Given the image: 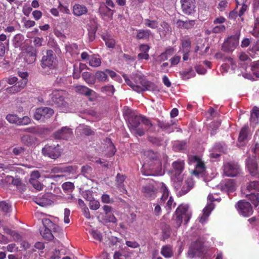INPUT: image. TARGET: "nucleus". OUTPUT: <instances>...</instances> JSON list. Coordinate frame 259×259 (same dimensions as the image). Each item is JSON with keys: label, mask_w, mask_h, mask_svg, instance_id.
I'll use <instances>...</instances> for the list:
<instances>
[{"label": "nucleus", "mask_w": 259, "mask_h": 259, "mask_svg": "<svg viewBox=\"0 0 259 259\" xmlns=\"http://www.w3.org/2000/svg\"><path fill=\"white\" fill-rule=\"evenodd\" d=\"M206 250L203 246V242L199 240H197L191 243L187 252L188 256L190 258L200 257L207 253V255L210 257L211 253H207Z\"/></svg>", "instance_id": "obj_4"}, {"label": "nucleus", "mask_w": 259, "mask_h": 259, "mask_svg": "<svg viewBox=\"0 0 259 259\" xmlns=\"http://www.w3.org/2000/svg\"><path fill=\"white\" fill-rule=\"evenodd\" d=\"M150 34L151 31L149 30L140 29L138 30L136 38L138 39H148Z\"/></svg>", "instance_id": "obj_37"}, {"label": "nucleus", "mask_w": 259, "mask_h": 259, "mask_svg": "<svg viewBox=\"0 0 259 259\" xmlns=\"http://www.w3.org/2000/svg\"><path fill=\"white\" fill-rule=\"evenodd\" d=\"M161 254L165 258H171L174 255L172 246L169 244L165 245L161 247Z\"/></svg>", "instance_id": "obj_24"}, {"label": "nucleus", "mask_w": 259, "mask_h": 259, "mask_svg": "<svg viewBox=\"0 0 259 259\" xmlns=\"http://www.w3.org/2000/svg\"><path fill=\"white\" fill-rule=\"evenodd\" d=\"M180 186L179 187H176L175 188L178 190L181 189L177 193L178 197H181L183 195L187 194L194 186V182L191 178H188L184 182H183V179H182V183L180 185Z\"/></svg>", "instance_id": "obj_14"}, {"label": "nucleus", "mask_w": 259, "mask_h": 259, "mask_svg": "<svg viewBox=\"0 0 259 259\" xmlns=\"http://www.w3.org/2000/svg\"><path fill=\"white\" fill-rule=\"evenodd\" d=\"M191 42L188 37H185L182 40V46L185 51L189 52Z\"/></svg>", "instance_id": "obj_44"}, {"label": "nucleus", "mask_w": 259, "mask_h": 259, "mask_svg": "<svg viewBox=\"0 0 259 259\" xmlns=\"http://www.w3.org/2000/svg\"><path fill=\"white\" fill-rule=\"evenodd\" d=\"M43 225H46L50 228L51 231L54 233H61L62 229L57 225L53 223L49 219H44L42 220Z\"/></svg>", "instance_id": "obj_23"}, {"label": "nucleus", "mask_w": 259, "mask_h": 259, "mask_svg": "<svg viewBox=\"0 0 259 259\" xmlns=\"http://www.w3.org/2000/svg\"><path fill=\"white\" fill-rule=\"evenodd\" d=\"M91 234L95 239L100 241L102 240V234L99 231L97 230H93L92 231Z\"/></svg>", "instance_id": "obj_61"}, {"label": "nucleus", "mask_w": 259, "mask_h": 259, "mask_svg": "<svg viewBox=\"0 0 259 259\" xmlns=\"http://www.w3.org/2000/svg\"><path fill=\"white\" fill-rule=\"evenodd\" d=\"M142 123L147 127V130L149 132H153L155 131L154 127L151 121L144 116L143 117V120Z\"/></svg>", "instance_id": "obj_47"}, {"label": "nucleus", "mask_w": 259, "mask_h": 259, "mask_svg": "<svg viewBox=\"0 0 259 259\" xmlns=\"http://www.w3.org/2000/svg\"><path fill=\"white\" fill-rule=\"evenodd\" d=\"M102 38L105 42L106 46L109 48H113L115 46V40L108 36H103Z\"/></svg>", "instance_id": "obj_48"}, {"label": "nucleus", "mask_w": 259, "mask_h": 259, "mask_svg": "<svg viewBox=\"0 0 259 259\" xmlns=\"http://www.w3.org/2000/svg\"><path fill=\"white\" fill-rule=\"evenodd\" d=\"M0 208L5 212H9L11 210V205L6 201L0 202Z\"/></svg>", "instance_id": "obj_52"}, {"label": "nucleus", "mask_w": 259, "mask_h": 259, "mask_svg": "<svg viewBox=\"0 0 259 259\" xmlns=\"http://www.w3.org/2000/svg\"><path fill=\"white\" fill-rule=\"evenodd\" d=\"M89 206L90 209L92 210H97L100 206V202L98 200H95L93 198L90 201L89 203Z\"/></svg>", "instance_id": "obj_54"}, {"label": "nucleus", "mask_w": 259, "mask_h": 259, "mask_svg": "<svg viewBox=\"0 0 259 259\" xmlns=\"http://www.w3.org/2000/svg\"><path fill=\"white\" fill-rule=\"evenodd\" d=\"M215 148L219 150L223 153H226L227 152V148L225 144L218 143L215 146Z\"/></svg>", "instance_id": "obj_60"}, {"label": "nucleus", "mask_w": 259, "mask_h": 259, "mask_svg": "<svg viewBox=\"0 0 259 259\" xmlns=\"http://www.w3.org/2000/svg\"><path fill=\"white\" fill-rule=\"evenodd\" d=\"M72 134V130L68 126H63L53 133V136L57 140H67Z\"/></svg>", "instance_id": "obj_16"}, {"label": "nucleus", "mask_w": 259, "mask_h": 259, "mask_svg": "<svg viewBox=\"0 0 259 259\" xmlns=\"http://www.w3.org/2000/svg\"><path fill=\"white\" fill-rule=\"evenodd\" d=\"M25 148L22 147H15L12 150V153L15 155H20L24 153Z\"/></svg>", "instance_id": "obj_58"}, {"label": "nucleus", "mask_w": 259, "mask_h": 259, "mask_svg": "<svg viewBox=\"0 0 259 259\" xmlns=\"http://www.w3.org/2000/svg\"><path fill=\"white\" fill-rule=\"evenodd\" d=\"M33 201L35 203L42 207L50 205L52 202L50 199L47 197V195L35 198L33 199Z\"/></svg>", "instance_id": "obj_26"}, {"label": "nucleus", "mask_w": 259, "mask_h": 259, "mask_svg": "<svg viewBox=\"0 0 259 259\" xmlns=\"http://www.w3.org/2000/svg\"><path fill=\"white\" fill-rule=\"evenodd\" d=\"M113 11V10L109 9L107 6L101 7L99 8V12L101 15L104 16H107L111 19H112Z\"/></svg>", "instance_id": "obj_39"}, {"label": "nucleus", "mask_w": 259, "mask_h": 259, "mask_svg": "<svg viewBox=\"0 0 259 259\" xmlns=\"http://www.w3.org/2000/svg\"><path fill=\"white\" fill-rule=\"evenodd\" d=\"M239 213L247 217L253 213V209L250 203L244 200L239 201L235 205Z\"/></svg>", "instance_id": "obj_12"}, {"label": "nucleus", "mask_w": 259, "mask_h": 259, "mask_svg": "<svg viewBox=\"0 0 259 259\" xmlns=\"http://www.w3.org/2000/svg\"><path fill=\"white\" fill-rule=\"evenodd\" d=\"M162 232L163 234L164 238H168L170 235V226L165 223L161 224Z\"/></svg>", "instance_id": "obj_43"}, {"label": "nucleus", "mask_w": 259, "mask_h": 259, "mask_svg": "<svg viewBox=\"0 0 259 259\" xmlns=\"http://www.w3.org/2000/svg\"><path fill=\"white\" fill-rule=\"evenodd\" d=\"M56 55L51 50H48L46 55H44L41 59V66L43 68L48 67L50 69L55 68L56 66Z\"/></svg>", "instance_id": "obj_9"}, {"label": "nucleus", "mask_w": 259, "mask_h": 259, "mask_svg": "<svg viewBox=\"0 0 259 259\" xmlns=\"http://www.w3.org/2000/svg\"><path fill=\"white\" fill-rule=\"evenodd\" d=\"M40 233L42 237L47 240H52L54 238L50 228L46 225H43V227L40 229Z\"/></svg>", "instance_id": "obj_25"}, {"label": "nucleus", "mask_w": 259, "mask_h": 259, "mask_svg": "<svg viewBox=\"0 0 259 259\" xmlns=\"http://www.w3.org/2000/svg\"><path fill=\"white\" fill-rule=\"evenodd\" d=\"M6 118L10 123L18 125L19 117L16 114H9L7 115Z\"/></svg>", "instance_id": "obj_46"}, {"label": "nucleus", "mask_w": 259, "mask_h": 259, "mask_svg": "<svg viewBox=\"0 0 259 259\" xmlns=\"http://www.w3.org/2000/svg\"><path fill=\"white\" fill-rule=\"evenodd\" d=\"M101 91L103 93L113 94L114 92V89L112 85H105L101 88Z\"/></svg>", "instance_id": "obj_56"}, {"label": "nucleus", "mask_w": 259, "mask_h": 259, "mask_svg": "<svg viewBox=\"0 0 259 259\" xmlns=\"http://www.w3.org/2000/svg\"><path fill=\"white\" fill-rule=\"evenodd\" d=\"M142 115L130 112L128 116V127L130 130H136L143 120Z\"/></svg>", "instance_id": "obj_13"}, {"label": "nucleus", "mask_w": 259, "mask_h": 259, "mask_svg": "<svg viewBox=\"0 0 259 259\" xmlns=\"http://www.w3.org/2000/svg\"><path fill=\"white\" fill-rule=\"evenodd\" d=\"M175 124L176 122L171 119L165 121H160L158 120L157 121L158 126L163 131L167 133H171L174 132L175 129L173 126Z\"/></svg>", "instance_id": "obj_18"}, {"label": "nucleus", "mask_w": 259, "mask_h": 259, "mask_svg": "<svg viewBox=\"0 0 259 259\" xmlns=\"http://www.w3.org/2000/svg\"><path fill=\"white\" fill-rule=\"evenodd\" d=\"M251 70L253 74L256 76L257 73L259 72V60L254 62L251 65Z\"/></svg>", "instance_id": "obj_62"}, {"label": "nucleus", "mask_w": 259, "mask_h": 259, "mask_svg": "<svg viewBox=\"0 0 259 259\" xmlns=\"http://www.w3.org/2000/svg\"><path fill=\"white\" fill-rule=\"evenodd\" d=\"M215 57L217 59L221 60L223 61H229L233 64V59L229 57L226 56L224 54L221 52H218L215 55Z\"/></svg>", "instance_id": "obj_49"}, {"label": "nucleus", "mask_w": 259, "mask_h": 259, "mask_svg": "<svg viewBox=\"0 0 259 259\" xmlns=\"http://www.w3.org/2000/svg\"><path fill=\"white\" fill-rule=\"evenodd\" d=\"M249 51L257 54L259 53V40L252 44V46L249 48Z\"/></svg>", "instance_id": "obj_53"}, {"label": "nucleus", "mask_w": 259, "mask_h": 259, "mask_svg": "<svg viewBox=\"0 0 259 259\" xmlns=\"http://www.w3.org/2000/svg\"><path fill=\"white\" fill-rule=\"evenodd\" d=\"M29 182L37 190H41L43 188V185L37 180L30 179Z\"/></svg>", "instance_id": "obj_51"}, {"label": "nucleus", "mask_w": 259, "mask_h": 259, "mask_svg": "<svg viewBox=\"0 0 259 259\" xmlns=\"http://www.w3.org/2000/svg\"><path fill=\"white\" fill-rule=\"evenodd\" d=\"M24 60L27 64H32L36 60V50L32 47H29L26 49L24 53Z\"/></svg>", "instance_id": "obj_20"}, {"label": "nucleus", "mask_w": 259, "mask_h": 259, "mask_svg": "<svg viewBox=\"0 0 259 259\" xmlns=\"http://www.w3.org/2000/svg\"><path fill=\"white\" fill-rule=\"evenodd\" d=\"M239 34L229 37L222 44L221 50L225 52H232L239 44Z\"/></svg>", "instance_id": "obj_8"}, {"label": "nucleus", "mask_w": 259, "mask_h": 259, "mask_svg": "<svg viewBox=\"0 0 259 259\" xmlns=\"http://www.w3.org/2000/svg\"><path fill=\"white\" fill-rule=\"evenodd\" d=\"M191 212L189 211V206L188 205L181 204L179 206L175 211V227L179 228L181 225L183 220L184 224H187L191 218Z\"/></svg>", "instance_id": "obj_3"}, {"label": "nucleus", "mask_w": 259, "mask_h": 259, "mask_svg": "<svg viewBox=\"0 0 259 259\" xmlns=\"http://www.w3.org/2000/svg\"><path fill=\"white\" fill-rule=\"evenodd\" d=\"M247 190L249 192L251 191L259 192V182L257 181H250L247 186Z\"/></svg>", "instance_id": "obj_41"}, {"label": "nucleus", "mask_w": 259, "mask_h": 259, "mask_svg": "<svg viewBox=\"0 0 259 259\" xmlns=\"http://www.w3.org/2000/svg\"><path fill=\"white\" fill-rule=\"evenodd\" d=\"M144 24L152 29H156L158 26V22L156 20H150L149 19L144 20Z\"/></svg>", "instance_id": "obj_45"}, {"label": "nucleus", "mask_w": 259, "mask_h": 259, "mask_svg": "<svg viewBox=\"0 0 259 259\" xmlns=\"http://www.w3.org/2000/svg\"><path fill=\"white\" fill-rule=\"evenodd\" d=\"M102 208L104 211L103 213H101L102 220L105 223H115L117 219L112 212L113 208L110 206L104 205Z\"/></svg>", "instance_id": "obj_15"}, {"label": "nucleus", "mask_w": 259, "mask_h": 259, "mask_svg": "<svg viewBox=\"0 0 259 259\" xmlns=\"http://www.w3.org/2000/svg\"><path fill=\"white\" fill-rule=\"evenodd\" d=\"M142 192L145 197L149 200H152L156 197L157 190L153 185L149 184L143 187Z\"/></svg>", "instance_id": "obj_19"}, {"label": "nucleus", "mask_w": 259, "mask_h": 259, "mask_svg": "<svg viewBox=\"0 0 259 259\" xmlns=\"http://www.w3.org/2000/svg\"><path fill=\"white\" fill-rule=\"evenodd\" d=\"M30 121H31L30 118L27 116H24L22 118L19 117V120L18 121V125H27L28 124L30 123Z\"/></svg>", "instance_id": "obj_55"}, {"label": "nucleus", "mask_w": 259, "mask_h": 259, "mask_svg": "<svg viewBox=\"0 0 259 259\" xmlns=\"http://www.w3.org/2000/svg\"><path fill=\"white\" fill-rule=\"evenodd\" d=\"M95 80L97 79L100 82H106L108 81V77L107 76L106 69L102 71H98L95 73L94 75Z\"/></svg>", "instance_id": "obj_30"}, {"label": "nucleus", "mask_w": 259, "mask_h": 259, "mask_svg": "<svg viewBox=\"0 0 259 259\" xmlns=\"http://www.w3.org/2000/svg\"><path fill=\"white\" fill-rule=\"evenodd\" d=\"M54 113V110L49 107H40L35 110L33 117L37 120L44 121L45 119L50 118Z\"/></svg>", "instance_id": "obj_11"}, {"label": "nucleus", "mask_w": 259, "mask_h": 259, "mask_svg": "<svg viewBox=\"0 0 259 259\" xmlns=\"http://www.w3.org/2000/svg\"><path fill=\"white\" fill-rule=\"evenodd\" d=\"M81 174L85 178L90 179L93 174V168L89 165H83L81 168Z\"/></svg>", "instance_id": "obj_31"}, {"label": "nucleus", "mask_w": 259, "mask_h": 259, "mask_svg": "<svg viewBox=\"0 0 259 259\" xmlns=\"http://www.w3.org/2000/svg\"><path fill=\"white\" fill-rule=\"evenodd\" d=\"M62 187L65 191L71 192L74 189V185L73 183L67 182L64 183Z\"/></svg>", "instance_id": "obj_50"}, {"label": "nucleus", "mask_w": 259, "mask_h": 259, "mask_svg": "<svg viewBox=\"0 0 259 259\" xmlns=\"http://www.w3.org/2000/svg\"><path fill=\"white\" fill-rule=\"evenodd\" d=\"M81 133L83 135L85 136H91L94 134V131H93L91 128L88 126H85L82 128Z\"/></svg>", "instance_id": "obj_63"}, {"label": "nucleus", "mask_w": 259, "mask_h": 259, "mask_svg": "<svg viewBox=\"0 0 259 259\" xmlns=\"http://www.w3.org/2000/svg\"><path fill=\"white\" fill-rule=\"evenodd\" d=\"M82 77L89 84H94L95 83L94 75L88 72H84L82 73Z\"/></svg>", "instance_id": "obj_33"}, {"label": "nucleus", "mask_w": 259, "mask_h": 259, "mask_svg": "<svg viewBox=\"0 0 259 259\" xmlns=\"http://www.w3.org/2000/svg\"><path fill=\"white\" fill-rule=\"evenodd\" d=\"M246 197L249 200L255 207H256L259 204V194H255L253 192H251L250 194H246Z\"/></svg>", "instance_id": "obj_36"}, {"label": "nucleus", "mask_w": 259, "mask_h": 259, "mask_svg": "<svg viewBox=\"0 0 259 259\" xmlns=\"http://www.w3.org/2000/svg\"><path fill=\"white\" fill-rule=\"evenodd\" d=\"M78 92L83 95L86 96H90L94 91L85 86L78 85L76 87Z\"/></svg>", "instance_id": "obj_40"}, {"label": "nucleus", "mask_w": 259, "mask_h": 259, "mask_svg": "<svg viewBox=\"0 0 259 259\" xmlns=\"http://www.w3.org/2000/svg\"><path fill=\"white\" fill-rule=\"evenodd\" d=\"M73 14L76 16H80L87 13V8L83 5L76 4L73 9Z\"/></svg>", "instance_id": "obj_27"}, {"label": "nucleus", "mask_w": 259, "mask_h": 259, "mask_svg": "<svg viewBox=\"0 0 259 259\" xmlns=\"http://www.w3.org/2000/svg\"><path fill=\"white\" fill-rule=\"evenodd\" d=\"M223 189L228 192H232L235 190V183L234 180L229 179L225 182Z\"/></svg>", "instance_id": "obj_34"}, {"label": "nucleus", "mask_w": 259, "mask_h": 259, "mask_svg": "<svg viewBox=\"0 0 259 259\" xmlns=\"http://www.w3.org/2000/svg\"><path fill=\"white\" fill-rule=\"evenodd\" d=\"M177 24L180 28L190 29L194 26L195 22V20L182 21L181 20H178L177 22Z\"/></svg>", "instance_id": "obj_28"}, {"label": "nucleus", "mask_w": 259, "mask_h": 259, "mask_svg": "<svg viewBox=\"0 0 259 259\" xmlns=\"http://www.w3.org/2000/svg\"><path fill=\"white\" fill-rule=\"evenodd\" d=\"M184 162L183 160H178L174 162L172 164L174 172L173 177L174 186L179 187L182 183V176L181 175L184 168Z\"/></svg>", "instance_id": "obj_7"}, {"label": "nucleus", "mask_w": 259, "mask_h": 259, "mask_svg": "<svg viewBox=\"0 0 259 259\" xmlns=\"http://www.w3.org/2000/svg\"><path fill=\"white\" fill-rule=\"evenodd\" d=\"M213 204L212 203H210L207 205L203 210V213L202 215L200 218V222L203 223L204 222L207 218L209 216L211 211L213 209Z\"/></svg>", "instance_id": "obj_29"}, {"label": "nucleus", "mask_w": 259, "mask_h": 259, "mask_svg": "<svg viewBox=\"0 0 259 259\" xmlns=\"http://www.w3.org/2000/svg\"><path fill=\"white\" fill-rule=\"evenodd\" d=\"M105 143L107 145V150L108 151V155L112 156L114 155L116 152V148L115 146L111 141L110 139L106 138L105 140Z\"/></svg>", "instance_id": "obj_35"}, {"label": "nucleus", "mask_w": 259, "mask_h": 259, "mask_svg": "<svg viewBox=\"0 0 259 259\" xmlns=\"http://www.w3.org/2000/svg\"><path fill=\"white\" fill-rule=\"evenodd\" d=\"M101 59L97 57L96 55H93L90 56L89 59V64L93 67H97L101 65Z\"/></svg>", "instance_id": "obj_38"}, {"label": "nucleus", "mask_w": 259, "mask_h": 259, "mask_svg": "<svg viewBox=\"0 0 259 259\" xmlns=\"http://www.w3.org/2000/svg\"><path fill=\"white\" fill-rule=\"evenodd\" d=\"M224 172L228 177H234L240 174L241 168L238 163L229 162L224 165Z\"/></svg>", "instance_id": "obj_10"}, {"label": "nucleus", "mask_w": 259, "mask_h": 259, "mask_svg": "<svg viewBox=\"0 0 259 259\" xmlns=\"http://www.w3.org/2000/svg\"><path fill=\"white\" fill-rule=\"evenodd\" d=\"M183 12L186 15L193 14L195 11V0H181Z\"/></svg>", "instance_id": "obj_17"}, {"label": "nucleus", "mask_w": 259, "mask_h": 259, "mask_svg": "<svg viewBox=\"0 0 259 259\" xmlns=\"http://www.w3.org/2000/svg\"><path fill=\"white\" fill-rule=\"evenodd\" d=\"M186 144L185 141H176L175 142L173 147L175 150L179 151L186 148Z\"/></svg>", "instance_id": "obj_42"}, {"label": "nucleus", "mask_w": 259, "mask_h": 259, "mask_svg": "<svg viewBox=\"0 0 259 259\" xmlns=\"http://www.w3.org/2000/svg\"><path fill=\"white\" fill-rule=\"evenodd\" d=\"M246 165L252 176L259 177V170L256 159L248 158L246 161Z\"/></svg>", "instance_id": "obj_21"}, {"label": "nucleus", "mask_w": 259, "mask_h": 259, "mask_svg": "<svg viewBox=\"0 0 259 259\" xmlns=\"http://www.w3.org/2000/svg\"><path fill=\"white\" fill-rule=\"evenodd\" d=\"M205 171V167L204 163L199 161L196 164L195 169L193 170L192 174L198 178L203 177Z\"/></svg>", "instance_id": "obj_22"}, {"label": "nucleus", "mask_w": 259, "mask_h": 259, "mask_svg": "<svg viewBox=\"0 0 259 259\" xmlns=\"http://www.w3.org/2000/svg\"><path fill=\"white\" fill-rule=\"evenodd\" d=\"M247 138V128L243 127L241 129L238 139L240 142H243Z\"/></svg>", "instance_id": "obj_57"}, {"label": "nucleus", "mask_w": 259, "mask_h": 259, "mask_svg": "<svg viewBox=\"0 0 259 259\" xmlns=\"http://www.w3.org/2000/svg\"><path fill=\"white\" fill-rule=\"evenodd\" d=\"M146 161L142 168L141 172L145 176H162L164 174L162 169V162L160 154L152 150L144 152Z\"/></svg>", "instance_id": "obj_1"}, {"label": "nucleus", "mask_w": 259, "mask_h": 259, "mask_svg": "<svg viewBox=\"0 0 259 259\" xmlns=\"http://www.w3.org/2000/svg\"><path fill=\"white\" fill-rule=\"evenodd\" d=\"M102 201L104 203H110L113 202L112 199L110 198L109 195L107 194H103L101 197Z\"/></svg>", "instance_id": "obj_64"}, {"label": "nucleus", "mask_w": 259, "mask_h": 259, "mask_svg": "<svg viewBox=\"0 0 259 259\" xmlns=\"http://www.w3.org/2000/svg\"><path fill=\"white\" fill-rule=\"evenodd\" d=\"M41 153L45 157L56 160L61 156L62 149L58 144L48 143L42 148Z\"/></svg>", "instance_id": "obj_5"}, {"label": "nucleus", "mask_w": 259, "mask_h": 259, "mask_svg": "<svg viewBox=\"0 0 259 259\" xmlns=\"http://www.w3.org/2000/svg\"><path fill=\"white\" fill-rule=\"evenodd\" d=\"M25 87V84L17 83L15 85L6 89V91L10 94H14L21 91Z\"/></svg>", "instance_id": "obj_32"}, {"label": "nucleus", "mask_w": 259, "mask_h": 259, "mask_svg": "<svg viewBox=\"0 0 259 259\" xmlns=\"http://www.w3.org/2000/svg\"><path fill=\"white\" fill-rule=\"evenodd\" d=\"M226 29V27L223 25H220L215 26L213 28L212 32L214 33H219L224 32Z\"/></svg>", "instance_id": "obj_59"}, {"label": "nucleus", "mask_w": 259, "mask_h": 259, "mask_svg": "<svg viewBox=\"0 0 259 259\" xmlns=\"http://www.w3.org/2000/svg\"><path fill=\"white\" fill-rule=\"evenodd\" d=\"M45 102L47 105L56 107L65 106L66 105L64 97L61 95L60 92L57 90L53 91L48 97H46Z\"/></svg>", "instance_id": "obj_6"}, {"label": "nucleus", "mask_w": 259, "mask_h": 259, "mask_svg": "<svg viewBox=\"0 0 259 259\" xmlns=\"http://www.w3.org/2000/svg\"><path fill=\"white\" fill-rule=\"evenodd\" d=\"M126 83L138 93L146 91H156L157 87L153 82L147 80L143 76L139 74H133L131 80L125 74H122Z\"/></svg>", "instance_id": "obj_2"}]
</instances>
